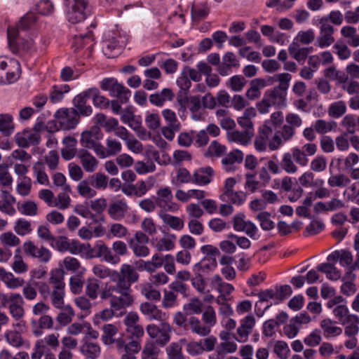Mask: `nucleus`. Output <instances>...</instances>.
Here are the masks:
<instances>
[{
  "mask_svg": "<svg viewBox=\"0 0 359 359\" xmlns=\"http://www.w3.org/2000/svg\"><path fill=\"white\" fill-rule=\"evenodd\" d=\"M141 313L149 320L163 322L168 318L165 313L162 312L155 304L146 302L140 304Z\"/></svg>",
  "mask_w": 359,
  "mask_h": 359,
  "instance_id": "nucleus-10",
  "label": "nucleus"
},
{
  "mask_svg": "<svg viewBox=\"0 0 359 359\" xmlns=\"http://www.w3.org/2000/svg\"><path fill=\"white\" fill-rule=\"evenodd\" d=\"M91 183L88 177L79 182L77 186V190L81 196L92 198L96 195V191L90 187Z\"/></svg>",
  "mask_w": 359,
  "mask_h": 359,
  "instance_id": "nucleus-36",
  "label": "nucleus"
},
{
  "mask_svg": "<svg viewBox=\"0 0 359 359\" xmlns=\"http://www.w3.org/2000/svg\"><path fill=\"white\" fill-rule=\"evenodd\" d=\"M14 130L13 118L11 115L0 114V132L6 137L10 136Z\"/></svg>",
  "mask_w": 359,
  "mask_h": 359,
  "instance_id": "nucleus-29",
  "label": "nucleus"
},
{
  "mask_svg": "<svg viewBox=\"0 0 359 359\" xmlns=\"http://www.w3.org/2000/svg\"><path fill=\"white\" fill-rule=\"evenodd\" d=\"M103 137L100 129L98 127H93L89 130L81 133V144L86 148L90 149L95 147V144L99 142Z\"/></svg>",
  "mask_w": 359,
  "mask_h": 359,
  "instance_id": "nucleus-11",
  "label": "nucleus"
},
{
  "mask_svg": "<svg viewBox=\"0 0 359 359\" xmlns=\"http://www.w3.org/2000/svg\"><path fill=\"white\" fill-rule=\"evenodd\" d=\"M214 175L213 169L210 167H204L197 169L193 175V183L198 185H206L210 183Z\"/></svg>",
  "mask_w": 359,
  "mask_h": 359,
  "instance_id": "nucleus-14",
  "label": "nucleus"
},
{
  "mask_svg": "<svg viewBox=\"0 0 359 359\" xmlns=\"http://www.w3.org/2000/svg\"><path fill=\"white\" fill-rule=\"evenodd\" d=\"M64 276L65 272L62 269H55L51 271L49 280L54 289H65Z\"/></svg>",
  "mask_w": 359,
  "mask_h": 359,
  "instance_id": "nucleus-30",
  "label": "nucleus"
},
{
  "mask_svg": "<svg viewBox=\"0 0 359 359\" xmlns=\"http://www.w3.org/2000/svg\"><path fill=\"white\" fill-rule=\"evenodd\" d=\"M8 47L14 54L22 52L31 53L34 51L32 39H25L20 35V31L15 27H8L7 29Z\"/></svg>",
  "mask_w": 359,
  "mask_h": 359,
  "instance_id": "nucleus-2",
  "label": "nucleus"
},
{
  "mask_svg": "<svg viewBox=\"0 0 359 359\" xmlns=\"http://www.w3.org/2000/svg\"><path fill=\"white\" fill-rule=\"evenodd\" d=\"M216 257H205L202 260L194 266L195 273H208L217 267Z\"/></svg>",
  "mask_w": 359,
  "mask_h": 359,
  "instance_id": "nucleus-23",
  "label": "nucleus"
},
{
  "mask_svg": "<svg viewBox=\"0 0 359 359\" xmlns=\"http://www.w3.org/2000/svg\"><path fill=\"white\" fill-rule=\"evenodd\" d=\"M64 267L70 271L75 272L81 268V264L79 261L73 257H66L63 259Z\"/></svg>",
  "mask_w": 359,
  "mask_h": 359,
  "instance_id": "nucleus-63",
  "label": "nucleus"
},
{
  "mask_svg": "<svg viewBox=\"0 0 359 359\" xmlns=\"http://www.w3.org/2000/svg\"><path fill=\"white\" fill-rule=\"evenodd\" d=\"M1 195L4 199V202L3 203H0V210L9 215H12L15 213V209L11 207V204L15 202V199L13 196H10L11 200L7 198V195H8V191L6 189H1Z\"/></svg>",
  "mask_w": 359,
  "mask_h": 359,
  "instance_id": "nucleus-37",
  "label": "nucleus"
},
{
  "mask_svg": "<svg viewBox=\"0 0 359 359\" xmlns=\"http://www.w3.org/2000/svg\"><path fill=\"white\" fill-rule=\"evenodd\" d=\"M128 209L127 203L122 201H117L109 205L108 208V214L116 221L121 220Z\"/></svg>",
  "mask_w": 359,
  "mask_h": 359,
  "instance_id": "nucleus-15",
  "label": "nucleus"
},
{
  "mask_svg": "<svg viewBox=\"0 0 359 359\" xmlns=\"http://www.w3.org/2000/svg\"><path fill=\"white\" fill-rule=\"evenodd\" d=\"M252 136L253 132L250 130H244L243 132L235 130L228 132L227 133L228 140L229 141L240 142L243 145L248 144L250 142Z\"/></svg>",
  "mask_w": 359,
  "mask_h": 359,
  "instance_id": "nucleus-24",
  "label": "nucleus"
},
{
  "mask_svg": "<svg viewBox=\"0 0 359 359\" xmlns=\"http://www.w3.org/2000/svg\"><path fill=\"white\" fill-rule=\"evenodd\" d=\"M168 359H184L182 346L178 343H172L167 348Z\"/></svg>",
  "mask_w": 359,
  "mask_h": 359,
  "instance_id": "nucleus-48",
  "label": "nucleus"
},
{
  "mask_svg": "<svg viewBox=\"0 0 359 359\" xmlns=\"http://www.w3.org/2000/svg\"><path fill=\"white\" fill-rule=\"evenodd\" d=\"M271 214L269 212L264 211L259 213L257 219L260 222L262 229L264 231H269L274 228V222L270 219Z\"/></svg>",
  "mask_w": 359,
  "mask_h": 359,
  "instance_id": "nucleus-44",
  "label": "nucleus"
},
{
  "mask_svg": "<svg viewBox=\"0 0 359 359\" xmlns=\"http://www.w3.org/2000/svg\"><path fill=\"white\" fill-rule=\"evenodd\" d=\"M335 323L329 318L324 319L320 323V327L323 330V335L325 337L328 338L340 335L342 333V329L339 327L335 326Z\"/></svg>",
  "mask_w": 359,
  "mask_h": 359,
  "instance_id": "nucleus-26",
  "label": "nucleus"
},
{
  "mask_svg": "<svg viewBox=\"0 0 359 359\" xmlns=\"http://www.w3.org/2000/svg\"><path fill=\"white\" fill-rule=\"evenodd\" d=\"M5 337L8 343L14 347L20 348L23 345V339L17 331L8 332L6 334Z\"/></svg>",
  "mask_w": 359,
  "mask_h": 359,
  "instance_id": "nucleus-45",
  "label": "nucleus"
},
{
  "mask_svg": "<svg viewBox=\"0 0 359 359\" xmlns=\"http://www.w3.org/2000/svg\"><path fill=\"white\" fill-rule=\"evenodd\" d=\"M158 354V350L154 343H147L142 351V359H150L156 356Z\"/></svg>",
  "mask_w": 359,
  "mask_h": 359,
  "instance_id": "nucleus-64",
  "label": "nucleus"
},
{
  "mask_svg": "<svg viewBox=\"0 0 359 359\" xmlns=\"http://www.w3.org/2000/svg\"><path fill=\"white\" fill-rule=\"evenodd\" d=\"M55 117L61 129L69 130L74 129L79 122L80 116L74 108H62L58 109Z\"/></svg>",
  "mask_w": 359,
  "mask_h": 359,
  "instance_id": "nucleus-6",
  "label": "nucleus"
},
{
  "mask_svg": "<svg viewBox=\"0 0 359 359\" xmlns=\"http://www.w3.org/2000/svg\"><path fill=\"white\" fill-rule=\"evenodd\" d=\"M285 96L286 90L276 86L273 90L265 92L262 100L257 104V108L261 114H265L272 105H283Z\"/></svg>",
  "mask_w": 359,
  "mask_h": 359,
  "instance_id": "nucleus-4",
  "label": "nucleus"
},
{
  "mask_svg": "<svg viewBox=\"0 0 359 359\" xmlns=\"http://www.w3.org/2000/svg\"><path fill=\"white\" fill-rule=\"evenodd\" d=\"M103 334L102 341L106 345H110L114 342L113 338L118 332V328L113 324H106L102 327Z\"/></svg>",
  "mask_w": 359,
  "mask_h": 359,
  "instance_id": "nucleus-33",
  "label": "nucleus"
},
{
  "mask_svg": "<svg viewBox=\"0 0 359 359\" xmlns=\"http://www.w3.org/2000/svg\"><path fill=\"white\" fill-rule=\"evenodd\" d=\"M20 252V250L18 248L15 250V261L13 264V269L16 273H25L27 271V265L24 263L22 257L18 256V254Z\"/></svg>",
  "mask_w": 359,
  "mask_h": 359,
  "instance_id": "nucleus-56",
  "label": "nucleus"
},
{
  "mask_svg": "<svg viewBox=\"0 0 359 359\" xmlns=\"http://www.w3.org/2000/svg\"><path fill=\"white\" fill-rule=\"evenodd\" d=\"M202 302L197 298L192 299L189 304L184 305L185 311H190L189 313L198 314L202 312Z\"/></svg>",
  "mask_w": 359,
  "mask_h": 359,
  "instance_id": "nucleus-58",
  "label": "nucleus"
},
{
  "mask_svg": "<svg viewBox=\"0 0 359 359\" xmlns=\"http://www.w3.org/2000/svg\"><path fill=\"white\" fill-rule=\"evenodd\" d=\"M247 83V80L241 75H236L229 79V85L233 91L240 92Z\"/></svg>",
  "mask_w": 359,
  "mask_h": 359,
  "instance_id": "nucleus-49",
  "label": "nucleus"
},
{
  "mask_svg": "<svg viewBox=\"0 0 359 359\" xmlns=\"http://www.w3.org/2000/svg\"><path fill=\"white\" fill-rule=\"evenodd\" d=\"M350 180L344 175L332 176L328 180V184L330 187H345L349 184Z\"/></svg>",
  "mask_w": 359,
  "mask_h": 359,
  "instance_id": "nucleus-57",
  "label": "nucleus"
},
{
  "mask_svg": "<svg viewBox=\"0 0 359 359\" xmlns=\"http://www.w3.org/2000/svg\"><path fill=\"white\" fill-rule=\"evenodd\" d=\"M251 332H252L250 330L247 329L245 326H243V325L241 323V325L237 329V335L236 334H232V338L241 343L245 342Z\"/></svg>",
  "mask_w": 359,
  "mask_h": 359,
  "instance_id": "nucleus-60",
  "label": "nucleus"
},
{
  "mask_svg": "<svg viewBox=\"0 0 359 359\" xmlns=\"http://www.w3.org/2000/svg\"><path fill=\"white\" fill-rule=\"evenodd\" d=\"M72 255H79L85 257L87 259L95 257L93 255L94 250L89 243H81L79 241L73 239L69 241V248L67 250Z\"/></svg>",
  "mask_w": 359,
  "mask_h": 359,
  "instance_id": "nucleus-12",
  "label": "nucleus"
},
{
  "mask_svg": "<svg viewBox=\"0 0 359 359\" xmlns=\"http://www.w3.org/2000/svg\"><path fill=\"white\" fill-rule=\"evenodd\" d=\"M294 161L300 165L305 166L309 163V158L306 153L299 148H294L291 154Z\"/></svg>",
  "mask_w": 359,
  "mask_h": 359,
  "instance_id": "nucleus-62",
  "label": "nucleus"
},
{
  "mask_svg": "<svg viewBox=\"0 0 359 359\" xmlns=\"http://www.w3.org/2000/svg\"><path fill=\"white\" fill-rule=\"evenodd\" d=\"M346 107L344 101H339L332 104L329 109V114L333 117L338 118L345 114Z\"/></svg>",
  "mask_w": 359,
  "mask_h": 359,
  "instance_id": "nucleus-50",
  "label": "nucleus"
},
{
  "mask_svg": "<svg viewBox=\"0 0 359 359\" xmlns=\"http://www.w3.org/2000/svg\"><path fill=\"white\" fill-rule=\"evenodd\" d=\"M157 205L160 208H165L166 205H169L173 196L169 187H165L158 190L157 191Z\"/></svg>",
  "mask_w": 359,
  "mask_h": 359,
  "instance_id": "nucleus-31",
  "label": "nucleus"
},
{
  "mask_svg": "<svg viewBox=\"0 0 359 359\" xmlns=\"http://www.w3.org/2000/svg\"><path fill=\"white\" fill-rule=\"evenodd\" d=\"M89 98L88 90H86L81 93L76 95L73 100L72 104L77 114L81 116H89L93 113V109L90 105L87 104V101Z\"/></svg>",
  "mask_w": 359,
  "mask_h": 359,
  "instance_id": "nucleus-9",
  "label": "nucleus"
},
{
  "mask_svg": "<svg viewBox=\"0 0 359 359\" xmlns=\"http://www.w3.org/2000/svg\"><path fill=\"white\" fill-rule=\"evenodd\" d=\"M100 88L103 90H109V95L116 97L121 103H128L131 96V91L118 82L114 78H105L100 82Z\"/></svg>",
  "mask_w": 359,
  "mask_h": 359,
  "instance_id": "nucleus-3",
  "label": "nucleus"
},
{
  "mask_svg": "<svg viewBox=\"0 0 359 359\" xmlns=\"http://www.w3.org/2000/svg\"><path fill=\"white\" fill-rule=\"evenodd\" d=\"M37 17L34 13L28 12L23 17L21 18L17 27H15L18 28L19 31L27 30L35 23Z\"/></svg>",
  "mask_w": 359,
  "mask_h": 359,
  "instance_id": "nucleus-39",
  "label": "nucleus"
},
{
  "mask_svg": "<svg viewBox=\"0 0 359 359\" xmlns=\"http://www.w3.org/2000/svg\"><path fill=\"white\" fill-rule=\"evenodd\" d=\"M163 222L175 230H181L184 228V221L178 217L169 214H160Z\"/></svg>",
  "mask_w": 359,
  "mask_h": 359,
  "instance_id": "nucleus-35",
  "label": "nucleus"
},
{
  "mask_svg": "<svg viewBox=\"0 0 359 359\" xmlns=\"http://www.w3.org/2000/svg\"><path fill=\"white\" fill-rule=\"evenodd\" d=\"M95 248L97 249V257H102L103 259L109 263L117 264L120 262V257L118 255H114L111 250L105 244H97Z\"/></svg>",
  "mask_w": 359,
  "mask_h": 359,
  "instance_id": "nucleus-22",
  "label": "nucleus"
},
{
  "mask_svg": "<svg viewBox=\"0 0 359 359\" xmlns=\"http://www.w3.org/2000/svg\"><path fill=\"white\" fill-rule=\"evenodd\" d=\"M65 289H54L51 294V302L57 309H62L64 304Z\"/></svg>",
  "mask_w": 359,
  "mask_h": 359,
  "instance_id": "nucleus-51",
  "label": "nucleus"
},
{
  "mask_svg": "<svg viewBox=\"0 0 359 359\" xmlns=\"http://www.w3.org/2000/svg\"><path fill=\"white\" fill-rule=\"evenodd\" d=\"M36 11L41 15H50L53 13L54 6L49 0H41L36 5Z\"/></svg>",
  "mask_w": 359,
  "mask_h": 359,
  "instance_id": "nucleus-52",
  "label": "nucleus"
},
{
  "mask_svg": "<svg viewBox=\"0 0 359 359\" xmlns=\"http://www.w3.org/2000/svg\"><path fill=\"white\" fill-rule=\"evenodd\" d=\"M189 323L191 331L200 336H207L210 332V327L201 325V321L196 317H191Z\"/></svg>",
  "mask_w": 359,
  "mask_h": 359,
  "instance_id": "nucleus-34",
  "label": "nucleus"
},
{
  "mask_svg": "<svg viewBox=\"0 0 359 359\" xmlns=\"http://www.w3.org/2000/svg\"><path fill=\"white\" fill-rule=\"evenodd\" d=\"M250 86V88L246 92V97L250 100H254L260 97V89L267 86V81L263 79L257 78L252 79Z\"/></svg>",
  "mask_w": 359,
  "mask_h": 359,
  "instance_id": "nucleus-19",
  "label": "nucleus"
},
{
  "mask_svg": "<svg viewBox=\"0 0 359 359\" xmlns=\"http://www.w3.org/2000/svg\"><path fill=\"white\" fill-rule=\"evenodd\" d=\"M112 281L114 284L111 285L112 287L111 290H114V294H118L121 296H132L131 285L123 279V277L116 276L114 274Z\"/></svg>",
  "mask_w": 359,
  "mask_h": 359,
  "instance_id": "nucleus-16",
  "label": "nucleus"
},
{
  "mask_svg": "<svg viewBox=\"0 0 359 359\" xmlns=\"http://www.w3.org/2000/svg\"><path fill=\"white\" fill-rule=\"evenodd\" d=\"M89 98L93 99L95 107L107 109L110 104V100L105 96L101 95L100 90L97 88H90L87 89Z\"/></svg>",
  "mask_w": 359,
  "mask_h": 359,
  "instance_id": "nucleus-21",
  "label": "nucleus"
},
{
  "mask_svg": "<svg viewBox=\"0 0 359 359\" xmlns=\"http://www.w3.org/2000/svg\"><path fill=\"white\" fill-rule=\"evenodd\" d=\"M325 227L323 222L317 220H313L311 223L306 226V231L304 233L305 236L308 235H316L320 232Z\"/></svg>",
  "mask_w": 359,
  "mask_h": 359,
  "instance_id": "nucleus-53",
  "label": "nucleus"
},
{
  "mask_svg": "<svg viewBox=\"0 0 359 359\" xmlns=\"http://www.w3.org/2000/svg\"><path fill=\"white\" fill-rule=\"evenodd\" d=\"M88 177L92 182L91 186L96 189H105L107 187L109 177L107 175L101 172H96Z\"/></svg>",
  "mask_w": 359,
  "mask_h": 359,
  "instance_id": "nucleus-32",
  "label": "nucleus"
},
{
  "mask_svg": "<svg viewBox=\"0 0 359 359\" xmlns=\"http://www.w3.org/2000/svg\"><path fill=\"white\" fill-rule=\"evenodd\" d=\"M83 169L88 172H94L97 166V160L86 149H79L76 154Z\"/></svg>",
  "mask_w": 359,
  "mask_h": 359,
  "instance_id": "nucleus-13",
  "label": "nucleus"
},
{
  "mask_svg": "<svg viewBox=\"0 0 359 359\" xmlns=\"http://www.w3.org/2000/svg\"><path fill=\"white\" fill-rule=\"evenodd\" d=\"M100 288L99 280L97 279H88L86 283V294L92 299L97 297V291Z\"/></svg>",
  "mask_w": 359,
  "mask_h": 359,
  "instance_id": "nucleus-46",
  "label": "nucleus"
},
{
  "mask_svg": "<svg viewBox=\"0 0 359 359\" xmlns=\"http://www.w3.org/2000/svg\"><path fill=\"white\" fill-rule=\"evenodd\" d=\"M114 274L116 276L123 277V279L130 283V285L132 283L137 282L139 279V274L136 271L135 268L127 264L121 266L119 272L114 271Z\"/></svg>",
  "mask_w": 359,
  "mask_h": 359,
  "instance_id": "nucleus-17",
  "label": "nucleus"
},
{
  "mask_svg": "<svg viewBox=\"0 0 359 359\" xmlns=\"http://www.w3.org/2000/svg\"><path fill=\"white\" fill-rule=\"evenodd\" d=\"M210 13L206 4H193L191 8V18L194 21H201L205 18Z\"/></svg>",
  "mask_w": 359,
  "mask_h": 359,
  "instance_id": "nucleus-28",
  "label": "nucleus"
},
{
  "mask_svg": "<svg viewBox=\"0 0 359 359\" xmlns=\"http://www.w3.org/2000/svg\"><path fill=\"white\" fill-rule=\"evenodd\" d=\"M53 325V318L50 316L43 315L39 320V328L35 329L33 331V333L35 336L39 337L43 334V332L41 330L52 328Z\"/></svg>",
  "mask_w": 359,
  "mask_h": 359,
  "instance_id": "nucleus-42",
  "label": "nucleus"
},
{
  "mask_svg": "<svg viewBox=\"0 0 359 359\" xmlns=\"http://www.w3.org/2000/svg\"><path fill=\"white\" fill-rule=\"evenodd\" d=\"M180 123L168 125L162 128V134L167 140L171 141L175 137V132H178L180 130Z\"/></svg>",
  "mask_w": 359,
  "mask_h": 359,
  "instance_id": "nucleus-59",
  "label": "nucleus"
},
{
  "mask_svg": "<svg viewBox=\"0 0 359 359\" xmlns=\"http://www.w3.org/2000/svg\"><path fill=\"white\" fill-rule=\"evenodd\" d=\"M292 156L290 153H285L280 163V168L287 173H294L297 171V166L292 161Z\"/></svg>",
  "mask_w": 359,
  "mask_h": 359,
  "instance_id": "nucleus-40",
  "label": "nucleus"
},
{
  "mask_svg": "<svg viewBox=\"0 0 359 359\" xmlns=\"http://www.w3.org/2000/svg\"><path fill=\"white\" fill-rule=\"evenodd\" d=\"M49 243L51 248L60 252H67L69 248V239L64 236H54Z\"/></svg>",
  "mask_w": 359,
  "mask_h": 359,
  "instance_id": "nucleus-38",
  "label": "nucleus"
},
{
  "mask_svg": "<svg viewBox=\"0 0 359 359\" xmlns=\"http://www.w3.org/2000/svg\"><path fill=\"white\" fill-rule=\"evenodd\" d=\"M147 332L155 343L161 346L166 345L170 339L172 327L165 320L161 322L160 325H149L147 327Z\"/></svg>",
  "mask_w": 359,
  "mask_h": 359,
  "instance_id": "nucleus-5",
  "label": "nucleus"
},
{
  "mask_svg": "<svg viewBox=\"0 0 359 359\" xmlns=\"http://www.w3.org/2000/svg\"><path fill=\"white\" fill-rule=\"evenodd\" d=\"M13 178L8 171L7 164L0 165V185L3 187H11Z\"/></svg>",
  "mask_w": 359,
  "mask_h": 359,
  "instance_id": "nucleus-47",
  "label": "nucleus"
},
{
  "mask_svg": "<svg viewBox=\"0 0 359 359\" xmlns=\"http://www.w3.org/2000/svg\"><path fill=\"white\" fill-rule=\"evenodd\" d=\"M237 350V344L233 341H224L220 343L215 351V354L210 356V359H224L226 353H233Z\"/></svg>",
  "mask_w": 359,
  "mask_h": 359,
  "instance_id": "nucleus-20",
  "label": "nucleus"
},
{
  "mask_svg": "<svg viewBox=\"0 0 359 359\" xmlns=\"http://www.w3.org/2000/svg\"><path fill=\"white\" fill-rule=\"evenodd\" d=\"M129 245L137 257H146L149 254V249L145 245L146 244L134 243L133 240L131 239Z\"/></svg>",
  "mask_w": 359,
  "mask_h": 359,
  "instance_id": "nucleus-54",
  "label": "nucleus"
},
{
  "mask_svg": "<svg viewBox=\"0 0 359 359\" xmlns=\"http://www.w3.org/2000/svg\"><path fill=\"white\" fill-rule=\"evenodd\" d=\"M133 303V296H120L114 295L110 300L111 307L116 311L121 310L130 306Z\"/></svg>",
  "mask_w": 359,
  "mask_h": 359,
  "instance_id": "nucleus-27",
  "label": "nucleus"
},
{
  "mask_svg": "<svg viewBox=\"0 0 359 359\" xmlns=\"http://www.w3.org/2000/svg\"><path fill=\"white\" fill-rule=\"evenodd\" d=\"M14 229L15 232L20 236H24L32 231L30 222L22 219L17 221Z\"/></svg>",
  "mask_w": 359,
  "mask_h": 359,
  "instance_id": "nucleus-55",
  "label": "nucleus"
},
{
  "mask_svg": "<svg viewBox=\"0 0 359 359\" xmlns=\"http://www.w3.org/2000/svg\"><path fill=\"white\" fill-rule=\"evenodd\" d=\"M245 217L243 212L236 215L233 218V229L236 231H245L252 239H257L259 236H256L257 226L251 221H245Z\"/></svg>",
  "mask_w": 359,
  "mask_h": 359,
  "instance_id": "nucleus-7",
  "label": "nucleus"
},
{
  "mask_svg": "<svg viewBox=\"0 0 359 359\" xmlns=\"http://www.w3.org/2000/svg\"><path fill=\"white\" fill-rule=\"evenodd\" d=\"M67 20L72 23L83 21L91 13L88 0H64Z\"/></svg>",
  "mask_w": 359,
  "mask_h": 359,
  "instance_id": "nucleus-1",
  "label": "nucleus"
},
{
  "mask_svg": "<svg viewBox=\"0 0 359 359\" xmlns=\"http://www.w3.org/2000/svg\"><path fill=\"white\" fill-rule=\"evenodd\" d=\"M243 159V154L238 149H235L222 158V163L225 165H233L234 163H241Z\"/></svg>",
  "mask_w": 359,
  "mask_h": 359,
  "instance_id": "nucleus-43",
  "label": "nucleus"
},
{
  "mask_svg": "<svg viewBox=\"0 0 359 359\" xmlns=\"http://www.w3.org/2000/svg\"><path fill=\"white\" fill-rule=\"evenodd\" d=\"M81 353L87 359H97L101 353V348L98 344L85 340L80 347Z\"/></svg>",
  "mask_w": 359,
  "mask_h": 359,
  "instance_id": "nucleus-18",
  "label": "nucleus"
},
{
  "mask_svg": "<svg viewBox=\"0 0 359 359\" xmlns=\"http://www.w3.org/2000/svg\"><path fill=\"white\" fill-rule=\"evenodd\" d=\"M274 352L279 358L285 359L287 358L290 349L286 342L278 341L274 346Z\"/></svg>",
  "mask_w": 359,
  "mask_h": 359,
  "instance_id": "nucleus-61",
  "label": "nucleus"
},
{
  "mask_svg": "<svg viewBox=\"0 0 359 359\" xmlns=\"http://www.w3.org/2000/svg\"><path fill=\"white\" fill-rule=\"evenodd\" d=\"M33 170L36 175V180L39 184H48L49 183L48 177L44 171L45 167L42 162H36L33 166Z\"/></svg>",
  "mask_w": 359,
  "mask_h": 359,
  "instance_id": "nucleus-41",
  "label": "nucleus"
},
{
  "mask_svg": "<svg viewBox=\"0 0 359 359\" xmlns=\"http://www.w3.org/2000/svg\"><path fill=\"white\" fill-rule=\"evenodd\" d=\"M320 24V36L318 38V46L320 48L327 47L334 41L332 34L334 32V27L327 23V18H321L319 20Z\"/></svg>",
  "mask_w": 359,
  "mask_h": 359,
  "instance_id": "nucleus-8",
  "label": "nucleus"
},
{
  "mask_svg": "<svg viewBox=\"0 0 359 359\" xmlns=\"http://www.w3.org/2000/svg\"><path fill=\"white\" fill-rule=\"evenodd\" d=\"M20 71V63L16 60H11L4 76L3 84L12 83L18 80V73Z\"/></svg>",
  "mask_w": 359,
  "mask_h": 359,
  "instance_id": "nucleus-25",
  "label": "nucleus"
}]
</instances>
